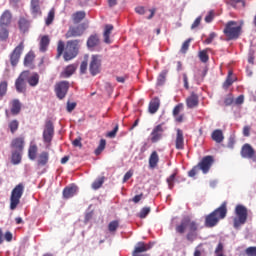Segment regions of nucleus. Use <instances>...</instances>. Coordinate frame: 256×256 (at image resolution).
<instances>
[{
	"label": "nucleus",
	"mask_w": 256,
	"mask_h": 256,
	"mask_svg": "<svg viewBox=\"0 0 256 256\" xmlns=\"http://www.w3.org/2000/svg\"><path fill=\"white\" fill-rule=\"evenodd\" d=\"M50 45V38L47 35H44L41 37L40 43H39V50L42 53H45Z\"/></svg>",
	"instance_id": "31"
},
{
	"label": "nucleus",
	"mask_w": 256,
	"mask_h": 256,
	"mask_svg": "<svg viewBox=\"0 0 256 256\" xmlns=\"http://www.w3.org/2000/svg\"><path fill=\"white\" fill-rule=\"evenodd\" d=\"M70 89L69 81H59L55 84L54 92L59 100L66 98Z\"/></svg>",
	"instance_id": "11"
},
{
	"label": "nucleus",
	"mask_w": 256,
	"mask_h": 256,
	"mask_svg": "<svg viewBox=\"0 0 256 256\" xmlns=\"http://www.w3.org/2000/svg\"><path fill=\"white\" fill-rule=\"evenodd\" d=\"M11 109H10V112L12 115L16 116L18 114H20L21 112V109H22V104L20 102L19 99H13L12 102H11Z\"/></svg>",
	"instance_id": "28"
},
{
	"label": "nucleus",
	"mask_w": 256,
	"mask_h": 256,
	"mask_svg": "<svg viewBox=\"0 0 256 256\" xmlns=\"http://www.w3.org/2000/svg\"><path fill=\"white\" fill-rule=\"evenodd\" d=\"M186 239L190 242H193L197 239V232L195 231H189L187 234H186Z\"/></svg>",
	"instance_id": "56"
},
{
	"label": "nucleus",
	"mask_w": 256,
	"mask_h": 256,
	"mask_svg": "<svg viewBox=\"0 0 256 256\" xmlns=\"http://www.w3.org/2000/svg\"><path fill=\"white\" fill-rule=\"evenodd\" d=\"M153 244H145V242H138L132 255H139L152 249Z\"/></svg>",
	"instance_id": "21"
},
{
	"label": "nucleus",
	"mask_w": 256,
	"mask_h": 256,
	"mask_svg": "<svg viewBox=\"0 0 256 256\" xmlns=\"http://www.w3.org/2000/svg\"><path fill=\"white\" fill-rule=\"evenodd\" d=\"M169 74V70L168 69H164L160 72L159 76H158V84L159 85H163L166 82V78Z\"/></svg>",
	"instance_id": "46"
},
{
	"label": "nucleus",
	"mask_w": 256,
	"mask_h": 256,
	"mask_svg": "<svg viewBox=\"0 0 256 256\" xmlns=\"http://www.w3.org/2000/svg\"><path fill=\"white\" fill-rule=\"evenodd\" d=\"M161 106V100L159 97H154L149 103V113L156 114Z\"/></svg>",
	"instance_id": "25"
},
{
	"label": "nucleus",
	"mask_w": 256,
	"mask_h": 256,
	"mask_svg": "<svg viewBox=\"0 0 256 256\" xmlns=\"http://www.w3.org/2000/svg\"><path fill=\"white\" fill-rule=\"evenodd\" d=\"M241 156L245 159H251L253 162H256V154L253 146L251 144L246 143L242 146Z\"/></svg>",
	"instance_id": "14"
},
{
	"label": "nucleus",
	"mask_w": 256,
	"mask_h": 256,
	"mask_svg": "<svg viewBox=\"0 0 256 256\" xmlns=\"http://www.w3.org/2000/svg\"><path fill=\"white\" fill-rule=\"evenodd\" d=\"M113 30H114V26L112 24L105 25V29H104V33H103L104 43L111 44L110 36H111Z\"/></svg>",
	"instance_id": "29"
},
{
	"label": "nucleus",
	"mask_w": 256,
	"mask_h": 256,
	"mask_svg": "<svg viewBox=\"0 0 256 256\" xmlns=\"http://www.w3.org/2000/svg\"><path fill=\"white\" fill-rule=\"evenodd\" d=\"M88 70V62L87 61H82L80 65V73L81 74H86Z\"/></svg>",
	"instance_id": "60"
},
{
	"label": "nucleus",
	"mask_w": 256,
	"mask_h": 256,
	"mask_svg": "<svg viewBox=\"0 0 256 256\" xmlns=\"http://www.w3.org/2000/svg\"><path fill=\"white\" fill-rule=\"evenodd\" d=\"M85 26L83 24H79L77 26H70L68 31L65 34L66 39L81 37L85 33Z\"/></svg>",
	"instance_id": "13"
},
{
	"label": "nucleus",
	"mask_w": 256,
	"mask_h": 256,
	"mask_svg": "<svg viewBox=\"0 0 256 256\" xmlns=\"http://www.w3.org/2000/svg\"><path fill=\"white\" fill-rule=\"evenodd\" d=\"M86 18L85 11H77L72 15V20L75 24L81 23Z\"/></svg>",
	"instance_id": "36"
},
{
	"label": "nucleus",
	"mask_w": 256,
	"mask_h": 256,
	"mask_svg": "<svg viewBox=\"0 0 256 256\" xmlns=\"http://www.w3.org/2000/svg\"><path fill=\"white\" fill-rule=\"evenodd\" d=\"M177 177V172L172 173L168 178H167V184H168V188L170 190H172L175 186V180Z\"/></svg>",
	"instance_id": "48"
},
{
	"label": "nucleus",
	"mask_w": 256,
	"mask_h": 256,
	"mask_svg": "<svg viewBox=\"0 0 256 256\" xmlns=\"http://www.w3.org/2000/svg\"><path fill=\"white\" fill-rule=\"evenodd\" d=\"M205 76H207V69L198 70L194 75L196 84L201 85V83H203V80H205Z\"/></svg>",
	"instance_id": "34"
},
{
	"label": "nucleus",
	"mask_w": 256,
	"mask_h": 256,
	"mask_svg": "<svg viewBox=\"0 0 256 256\" xmlns=\"http://www.w3.org/2000/svg\"><path fill=\"white\" fill-rule=\"evenodd\" d=\"M78 191V187L73 185V186H69V187H65L63 189V197L64 199H70L72 197H74L76 195Z\"/></svg>",
	"instance_id": "27"
},
{
	"label": "nucleus",
	"mask_w": 256,
	"mask_h": 256,
	"mask_svg": "<svg viewBox=\"0 0 256 256\" xmlns=\"http://www.w3.org/2000/svg\"><path fill=\"white\" fill-rule=\"evenodd\" d=\"M24 144L25 141L23 137H16L11 141V147L19 152H23Z\"/></svg>",
	"instance_id": "24"
},
{
	"label": "nucleus",
	"mask_w": 256,
	"mask_h": 256,
	"mask_svg": "<svg viewBox=\"0 0 256 256\" xmlns=\"http://www.w3.org/2000/svg\"><path fill=\"white\" fill-rule=\"evenodd\" d=\"M213 163H215V159L213 158V156H204L201 161L188 172V176L194 178L199 173V170H201L203 174L209 173V170H211Z\"/></svg>",
	"instance_id": "3"
},
{
	"label": "nucleus",
	"mask_w": 256,
	"mask_h": 256,
	"mask_svg": "<svg viewBox=\"0 0 256 256\" xmlns=\"http://www.w3.org/2000/svg\"><path fill=\"white\" fill-rule=\"evenodd\" d=\"M175 148L177 150H184L185 149L184 131L180 128L176 129Z\"/></svg>",
	"instance_id": "16"
},
{
	"label": "nucleus",
	"mask_w": 256,
	"mask_h": 256,
	"mask_svg": "<svg viewBox=\"0 0 256 256\" xmlns=\"http://www.w3.org/2000/svg\"><path fill=\"white\" fill-rule=\"evenodd\" d=\"M35 56L33 53H27L24 58V66H31L34 62Z\"/></svg>",
	"instance_id": "50"
},
{
	"label": "nucleus",
	"mask_w": 256,
	"mask_h": 256,
	"mask_svg": "<svg viewBox=\"0 0 256 256\" xmlns=\"http://www.w3.org/2000/svg\"><path fill=\"white\" fill-rule=\"evenodd\" d=\"M107 141L106 139H101L99 142V145L95 149L94 153L96 156H99L102 154V152L106 149Z\"/></svg>",
	"instance_id": "39"
},
{
	"label": "nucleus",
	"mask_w": 256,
	"mask_h": 256,
	"mask_svg": "<svg viewBox=\"0 0 256 256\" xmlns=\"http://www.w3.org/2000/svg\"><path fill=\"white\" fill-rule=\"evenodd\" d=\"M245 254L247 256H256V246H249V248H246Z\"/></svg>",
	"instance_id": "57"
},
{
	"label": "nucleus",
	"mask_w": 256,
	"mask_h": 256,
	"mask_svg": "<svg viewBox=\"0 0 256 256\" xmlns=\"http://www.w3.org/2000/svg\"><path fill=\"white\" fill-rule=\"evenodd\" d=\"M77 70V66L75 64L68 65L65 70L62 72L63 78H70Z\"/></svg>",
	"instance_id": "35"
},
{
	"label": "nucleus",
	"mask_w": 256,
	"mask_h": 256,
	"mask_svg": "<svg viewBox=\"0 0 256 256\" xmlns=\"http://www.w3.org/2000/svg\"><path fill=\"white\" fill-rule=\"evenodd\" d=\"M31 27V21L26 17H19L18 19V29L22 34H26L29 32Z\"/></svg>",
	"instance_id": "18"
},
{
	"label": "nucleus",
	"mask_w": 256,
	"mask_h": 256,
	"mask_svg": "<svg viewBox=\"0 0 256 256\" xmlns=\"http://www.w3.org/2000/svg\"><path fill=\"white\" fill-rule=\"evenodd\" d=\"M234 82H235V80L233 79V72L229 71L228 76L223 83V88L225 90L229 89V87H231Z\"/></svg>",
	"instance_id": "41"
},
{
	"label": "nucleus",
	"mask_w": 256,
	"mask_h": 256,
	"mask_svg": "<svg viewBox=\"0 0 256 256\" xmlns=\"http://www.w3.org/2000/svg\"><path fill=\"white\" fill-rule=\"evenodd\" d=\"M38 147L37 145H30L28 149V157L30 160L34 161L37 158Z\"/></svg>",
	"instance_id": "38"
},
{
	"label": "nucleus",
	"mask_w": 256,
	"mask_h": 256,
	"mask_svg": "<svg viewBox=\"0 0 256 256\" xmlns=\"http://www.w3.org/2000/svg\"><path fill=\"white\" fill-rule=\"evenodd\" d=\"M213 18H215V14L213 13V11H210L208 15L205 17V22L211 23L213 22Z\"/></svg>",
	"instance_id": "64"
},
{
	"label": "nucleus",
	"mask_w": 256,
	"mask_h": 256,
	"mask_svg": "<svg viewBox=\"0 0 256 256\" xmlns=\"http://www.w3.org/2000/svg\"><path fill=\"white\" fill-rule=\"evenodd\" d=\"M166 130L167 128L165 127V123H160L156 125L150 133L151 143L156 144L160 142L163 139Z\"/></svg>",
	"instance_id": "10"
},
{
	"label": "nucleus",
	"mask_w": 256,
	"mask_h": 256,
	"mask_svg": "<svg viewBox=\"0 0 256 256\" xmlns=\"http://www.w3.org/2000/svg\"><path fill=\"white\" fill-rule=\"evenodd\" d=\"M77 107V103L76 102H67V112L68 113H72Z\"/></svg>",
	"instance_id": "58"
},
{
	"label": "nucleus",
	"mask_w": 256,
	"mask_h": 256,
	"mask_svg": "<svg viewBox=\"0 0 256 256\" xmlns=\"http://www.w3.org/2000/svg\"><path fill=\"white\" fill-rule=\"evenodd\" d=\"M11 134H15L19 129V121L14 119L11 120L8 124Z\"/></svg>",
	"instance_id": "44"
},
{
	"label": "nucleus",
	"mask_w": 256,
	"mask_h": 256,
	"mask_svg": "<svg viewBox=\"0 0 256 256\" xmlns=\"http://www.w3.org/2000/svg\"><path fill=\"white\" fill-rule=\"evenodd\" d=\"M9 38V30L6 26H0V40L6 41Z\"/></svg>",
	"instance_id": "47"
},
{
	"label": "nucleus",
	"mask_w": 256,
	"mask_h": 256,
	"mask_svg": "<svg viewBox=\"0 0 256 256\" xmlns=\"http://www.w3.org/2000/svg\"><path fill=\"white\" fill-rule=\"evenodd\" d=\"M184 110V104L183 103H179L177 104L172 111V115L175 119V122L177 123H183L185 120V114H181Z\"/></svg>",
	"instance_id": "15"
},
{
	"label": "nucleus",
	"mask_w": 256,
	"mask_h": 256,
	"mask_svg": "<svg viewBox=\"0 0 256 256\" xmlns=\"http://www.w3.org/2000/svg\"><path fill=\"white\" fill-rule=\"evenodd\" d=\"M191 41H193L191 38H188L186 41H184L181 46L180 53L187 54V51H189V46L191 45Z\"/></svg>",
	"instance_id": "51"
},
{
	"label": "nucleus",
	"mask_w": 256,
	"mask_h": 256,
	"mask_svg": "<svg viewBox=\"0 0 256 256\" xmlns=\"http://www.w3.org/2000/svg\"><path fill=\"white\" fill-rule=\"evenodd\" d=\"M135 12L136 14L143 16L146 14V8L144 6H138L135 8Z\"/></svg>",
	"instance_id": "62"
},
{
	"label": "nucleus",
	"mask_w": 256,
	"mask_h": 256,
	"mask_svg": "<svg viewBox=\"0 0 256 256\" xmlns=\"http://www.w3.org/2000/svg\"><path fill=\"white\" fill-rule=\"evenodd\" d=\"M186 105L189 109L199 106V96L195 92H192L191 95L186 99Z\"/></svg>",
	"instance_id": "22"
},
{
	"label": "nucleus",
	"mask_w": 256,
	"mask_h": 256,
	"mask_svg": "<svg viewBox=\"0 0 256 256\" xmlns=\"http://www.w3.org/2000/svg\"><path fill=\"white\" fill-rule=\"evenodd\" d=\"M227 217V201L221 203V205L214 209L211 213L205 216L204 225L206 228H213L219 224V221Z\"/></svg>",
	"instance_id": "2"
},
{
	"label": "nucleus",
	"mask_w": 256,
	"mask_h": 256,
	"mask_svg": "<svg viewBox=\"0 0 256 256\" xmlns=\"http://www.w3.org/2000/svg\"><path fill=\"white\" fill-rule=\"evenodd\" d=\"M118 131H119V124H116L113 130L107 133V137L111 139L116 138Z\"/></svg>",
	"instance_id": "54"
},
{
	"label": "nucleus",
	"mask_w": 256,
	"mask_h": 256,
	"mask_svg": "<svg viewBox=\"0 0 256 256\" xmlns=\"http://www.w3.org/2000/svg\"><path fill=\"white\" fill-rule=\"evenodd\" d=\"M24 42H20L12 51V53L10 54V64L11 66L15 67L17 66V64L20 61L21 55L24 51Z\"/></svg>",
	"instance_id": "12"
},
{
	"label": "nucleus",
	"mask_w": 256,
	"mask_h": 256,
	"mask_svg": "<svg viewBox=\"0 0 256 256\" xmlns=\"http://www.w3.org/2000/svg\"><path fill=\"white\" fill-rule=\"evenodd\" d=\"M150 213H151V207H143V208L140 210V212H139V214H138V217H139L140 219H145V218H147V216H148Z\"/></svg>",
	"instance_id": "52"
},
{
	"label": "nucleus",
	"mask_w": 256,
	"mask_h": 256,
	"mask_svg": "<svg viewBox=\"0 0 256 256\" xmlns=\"http://www.w3.org/2000/svg\"><path fill=\"white\" fill-rule=\"evenodd\" d=\"M22 151L15 150L12 152L11 160L14 165H18L22 161Z\"/></svg>",
	"instance_id": "37"
},
{
	"label": "nucleus",
	"mask_w": 256,
	"mask_h": 256,
	"mask_svg": "<svg viewBox=\"0 0 256 256\" xmlns=\"http://www.w3.org/2000/svg\"><path fill=\"white\" fill-rule=\"evenodd\" d=\"M80 50V40L74 39L66 42V46L64 41L59 40L57 44V55L56 58L59 59L63 55V59L66 62H69L75 59Z\"/></svg>",
	"instance_id": "1"
},
{
	"label": "nucleus",
	"mask_w": 256,
	"mask_h": 256,
	"mask_svg": "<svg viewBox=\"0 0 256 256\" xmlns=\"http://www.w3.org/2000/svg\"><path fill=\"white\" fill-rule=\"evenodd\" d=\"M215 38H217V33L215 32L210 33L209 37L204 40V44L211 45V43H213V40H215Z\"/></svg>",
	"instance_id": "55"
},
{
	"label": "nucleus",
	"mask_w": 256,
	"mask_h": 256,
	"mask_svg": "<svg viewBox=\"0 0 256 256\" xmlns=\"http://www.w3.org/2000/svg\"><path fill=\"white\" fill-rule=\"evenodd\" d=\"M23 194H24V184L19 183L11 191L10 210H15L18 207Z\"/></svg>",
	"instance_id": "6"
},
{
	"label": "nucleus",
	"mask_w": 256,
	"mask_h": 256,
	"mask_svg": "<svg viewBox=\"0 0 256 256\" xmlns=\"http://www.w3.org/2000/svg\"><path fill=\"white\" fill-rule=\"evenodd\" d=\"M30 11L34 18L42 15L41 7H40V0H31Z\"/></svg>",
	"instance_id": "20"
},
{
	"label": "nucleus",
	"mask_w": 256,
	"mask_h": 256,
	"mask_svg": "<svg viewBox=\"0 0 256 256\" xmlns=\"http://www.w3.org/2000/svg\"><path fill=\"white\" fill-rule=\"evenodd\" d=\"M242 32H243V25L233 20L228 21L225 24V28L223 30V33L228 41L239 39V37H241Z\"/></svg>",
	"instance_id": "4"
},
{
	"label": "nucleus",
	"mask_w": 256,
	"mask_h": 256,
	"mask_svg": "<svg viewBox=\"0 0 256 256\" xmlns=\"http://www.w3.org/2000/svg\"><path fill=\"white\" fill-rule=\"evenodd\" d=\"M119 221L118 220H113V221H110L109 224H108V230L109 232L113 233V232H116L117 229L119 228Z\"/></svg>",
	"instance_id": "49"
},
{
	"label": "nucleus",
	"mask_w": 256,
	"mask_h": 256,
	"mask_svg": "<svg viewBox=\"0 0 256 256\" xmlns=\"http://www.w3.org/2000/svg\"><path fill=\"white\" fill-rule=\"evenodd\" d=\"M50 159V154L47 151H42L36 161L37 169H41L42 167H45L48 165Z\"/></svg>",
	"instance_id": "17"
},
{
	"label": "nucleus",
	"mask_w": 256,
	"mask_h": 256,
	"mask_svg": "<svg viewBox=\"0 0 256 256\" xmlns=\"http://www.w3.org/2000/svg\"><path fill=\"white\" fill-rule=\"evenodd\" d=\"M54 20H55V9L52 8V9L48 12V15H47V17H46V19H45V25H46V26L52 25L53 22H54Z\"/></svg>",
	"instance_id": "42"
},
{
	"label": "nucleus",
	"mask_w": 256,
	"mask_h": 256,
	"mask_svg": "<svg viewBox=\"0 0 256 256\" xmlns=\"http://www.w3.org/2000/svg\"><path fill=\"white\" fill-rule=\"evenodd\" d=\"M29 71H23L19 74L17 79L15 80V89L19 94H26L27 92V79L29 77Z\"/></svg>",
	"instance_id": "7"
},
{
	"label": "nucleus",
	"mask_w": 256,
	"mask_h": 256,
	"mask_svg": "<svg viewBox=\"0 0 256 256\" xmlns=\"http://www.w3.org/2000/svg\"><path fill=\"white\" fill-rule=\"evenodd\" d=\"M243 136L244 137L251 136V126L246 125V126L243 127Z\"/></svg>",
	"instance_id": "63"
},
{
	"label": "nucleus",
	"mask_w": 256,
	"mask_h": 256,
	"mask_svg": "<svg viewBox=\"0 0 256 256\" xmlns=\"http://www.w3.org/2000/svg\"><path fill=\"white\" fill-rule=\"evenodd\" d=\"M160 162V156L159 153L154 150L149 156V168L150 169H155L158 167V164Z\"/></svg>",
	"instance_id": "23"
},
{
	"label": "nucleus",
	"mask_w": 256,
	"mask_h": 256,
	"mask_svg": "<svg viewBox=\"0 0 256 256\" xmlns=\"http://www.w3.org/2000/svg\"><path fill=\"white\" fill-rule=\"evenodd\" d=\"M209 49H204L199 51L198 58L202 63H207L209 62V54H208Z\"/></svg>",
	"instance_id": "43"
},
{
	"label": "nucleus",
	"mask_w": 256,
	"mask_h": 256,
	"mask_svg": "<svg viewBox=\"0 0 256 256\" xmlns=\"http://www.w3.org/2000/svg\"><path fill=\"white\" fill-rule=\"evenodd\" d=\"M26 80L30 87H37L40 81V75L38 73H33L31 76H28Z\"/></svg>",
	"instance_id": "32"
},
{
	"label": "nucleus",
	"mask_w": 256,
	"mask_h": 256,
	"mask_svg": "<svg viewBox=\"0 0 256 256\" xmlns=\"http://www.w3.org/2000/svg\"><path fill=\"white\" fill-rule=\"evenodd\" d=\"M103 184H104V178H99L92 183V189L98 190L103 186Z\"/></svg>",
	"instance_id": "53"
},
{
	"label": "nucleus",
	"mask_w": 256,
	"mask_h": 256,
	"mask_svg": "<svg viewBox=\"0 0 256 256\" xmlns=\"http://www.w3.org/2000/svg\"><path fill=\"white\" fill-rule=\"evenodd\" d=\"M188 230L190 232H197L199 230V223L195 220H191V217H189Z\"/></svg>",
	"instance_id": "45"
},
{
	"label": "nucleus",
	"mask_w": 256,
	"mask_h": 256,
	"mask_svg": "<svg viewBox=\"0 0 256 256\" xmlns=\"http://www.w3.org/2000/svg\"><path fill=\"white\" fill-rule=\"evenodd\" d=\"M238 4H241L242 7H245V1L244 0H231L230 1V5L234 8H236Z\"/></svg>",
	"instance_id": "61"
},
{
	"label": "nucleus",
	"mask_w": 256,
	"mask_h": 256,
	"mask_svg": "<svg viewBox=\"0 0 256 256\" xmlns=\"http://www.w3.org/2000/svg\"><path fill=\"white\" fill-rule=\"evenodd\" d=\"M7 92H8V81L7 80L0 81V99L5 97L7 95Z\"/></svg>",
	"instance_id": "40"
},
{
	"label": "nucleus",
	"mask_w": 256,
	"mask_h": 256,
	"mask_svg": "<svg viewBox=\"0 0 256 256\" xmlns=\"http://www.w3.org/2000/svg\"><path fill=\"white\" fill-rule=\"evenodd\" d=\"M211 138L214 142L221 144L223 140H225V136L223 135V130L215 129L212 134Z\"/></svg>",
	"instance_id": "30"
},
{
	"label": "nucleus",
	"mask_w": 256,
	"mask_h": 256,
	"mask_svg": "<svg viewBox=\"0 0 256 256\" xmlns=\"http://www.w3.org/2000/svg\"><path fill=\"white\" fill-rule=\"evenodd\" d=\"M55 135V126L52 120H46L43 129V142L51 144Z\"/></svg>",
	"instance_id": "8"
},
{
	"label": "nucleus",
	"mask_w": 256,
	"mask_h": 256,
	"mask_svg": "<svg viewBox=\"0 0 256 256\" xmlns=\"http://www.w3.org/2000/svg\"><path fill=\"white\" fill-rule=\"evenodd\" d=\"M13 15L10 10H5L0 16V27H9L12 23Z\"/></svg>",
	"instance_id": "19"
},
{
	"label": "nucleus",
	"mask_w": 256,
	"mask_h": 256,
	"mask_svg": "<svg viewBox=\"0 0 256 256\" xmlns=\"http://www.w3.org/2000/svg\"><path fill=\"white\" fill-rule=\"evenodd\" d=\"M102 70V56L99 54H94L91 56L89 63V72L92 76H97Z\"/></svg>",
	"instance_id": "9"
},
{
	"label": "nucleus",
	"mask_w": 256,
	"mask_h": 256,
	"mask_svg": "<svg viewBox=\"0 0 256 256\" xmlns=\"http://www.w3.org/2000/svg\"><path fill=\"white\" fill-rule=\"evenodd\" d=\"M99 44H100V39L97 34L91 35L87 40L88 48H95V47L99 46Z\"/></svg>",
	"instance_id": "33"
},
{
	"label": "nucleus",
	"mask_w": 256,
	"mask_h": 256,
	"mask_svg": "<svg viewBox=\"0 0 256 256\" xmlns=\"http://www.w3.org/2000/svg\"><path fill=\"white\" fill-rule=\"evenodd\" d=\"M182 78L185 90H189V77L187 76V73H183Z\"/></svg>",
	"instance_id": "59"
},
{
	"label": "nucleus",
	"mask_w": 256,
	"mask_h": 256,
	"mask_svg": "<svg viewBox=\"0 0 256 256\" xmlns=\"http://www.w3.org/2000/svg\"><path fill=\"white\" fill-rule=\"evenodd\" d=\"M235 215L233 219V225L235 229H239L241 226L245 225L247 223V217L249 216V212L245 205L238 204L235 207Z\"/></svg>",
	"instance_id": "5"
},
{
	"label": "nucleus",
	"mask_w": 256,
	"mask_h": 256,
	"mask_svg": "<svg viewBox=\"0 0 256 256\" xmlns=\"http://www.w3.org/2000/svg\"><path fill=\"white\" fill-rule=\"evenodd\" d=\"M189 225V216H185L180 224L176 225V232L179 234H184Z\"/></svg>",
	"instance_id": "26"
}]
</instances>
